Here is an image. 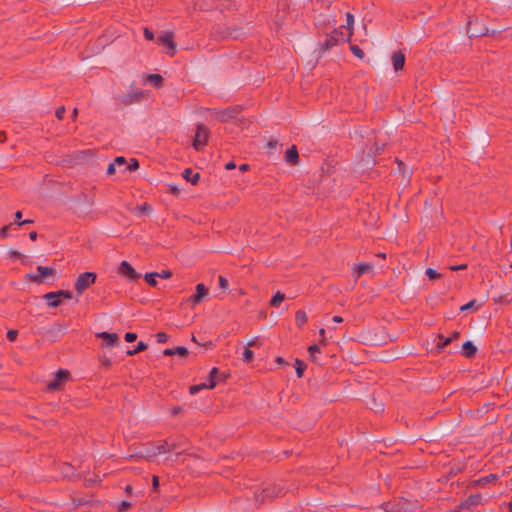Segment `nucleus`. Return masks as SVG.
<instances>
[{
	"instance_id": "nucleus-1",
	"label": "nucleus",
	"mask_w": 512,
	"mask_h": 512,
	"mask_svg": "<svg viewBox=\"0 0 512 512\" xmlns=\"http://www.w3.org/2000/svg\"><path fill=\"white\" fill-rule=\"evenodd\" d=\"M354 33V16L346 13V25L332 31L327 40V46L336 45L338 42H350Z\"/></svg>"
},
{
	"instance_id": "nucleus-2",
	"label": "nucleus",
	"mask_w": 512,
	"mask_h": 512,
	"mask_svg": "<svg viewBox=\"0 0 512 512\" xmlns=\"http://www.w3.org/2000/svg\"><path fill=\"white\" fill-rule=\"evenodd\" d=\"M70 379V372L65 369L58 370L54 378L49 381L46 385L47 390L49 391H60L64 388V385L69 381Z\"/></svg>"
},
{
	"instance_id": "nucleus-3",
	"label": "nucleus",
	"mask_w": 512,
	"mask_h": 512,
	"mask_svg": "<svg viewBox=\"0 0 512 512\" xmlns=\"http://www.w3.org/2000/svg\"><path fill=\"white\" fill-rule=\"evenodd\" d=\"M97 275L94 272L81 273L75 281V289L79 295L96 282Z\"/></svg>"
},
{
	"instance_id": "nucleus-4",
	"label": "nucleus",
	"mask_w": 512,
	"mask_h": 512,
	"mask_svg": "<svg viewBox=\"0 0 512 512\" xmlns=\"http://www.w3.org/2000/svg\"><path fill=\"white\" fill-rule=\"evenodd\" d=\"M49 307H58L62 303V299L69 300L72 298V293L68 290H59L55 292H48L44 296Z\"/></svg>"
},
{
	"instance_id": "nucleus-5",
	"label": "nucleus",
	"mask_w": 512,
	"mask_h": 512,
	"mask_svg": "<svg viewBox=\"0 0 512 512\" xmlns=\"http://www.w3.org/2000/svg\"><path fill=\"white\" fill-rule=\"evenodd\" d=\"M208 138H209L208 128L203 124H199L197 126L195 137L193 140V147L196 150H201L207 144Z\"/></svg>"
},
{
	"instance_id": "nucleus-6",
	"label": "nucleus",
	"mask_w": 512,
	"mask_h": 512,
	"mask_svg": "<svg viewBox=\"0 0 512 512\" xmlns=\"http://www.w3.org/2000/svg\"><path fill=\"white\" fill-rule=\"evenodd\" d=\"M174 32L165 31L161 35L158 36L157 41L166 47L167 53L170 56H174L176 53V43L174 41Z\"/></svg>"
},
{
	"instance_id": "nucleus-7",
	"label": "nucleus",
	"mask_w": 512,
	"mask_h": 512,
	"mask_svg": "<svg viewBox=\"0 0 512 512\" xmlns=\"http://www.w3.org/2000/svg\"><path fill=\"white\" fill-rule=\"evenodd\" d=\"M218 373H219V370L216 367L212 368L210 373H209V383H202V384H199V385L191 386L190 389H189L190 394L194 395V394L198 393L202 389H213V388H215V386L217 384V380H218Z\"/></svg>"
},
{
	"instance_id": "nucleus-8",
	"label": "nucleus",
	"mask_w": 512,
	"mask_h": 512,
	"mask_svg": "<svg viewBox=\"0 0 512 512\" xmlns=\"http://www.w3.org/2000/svg\"><path fill=\"white\" fill-rule=\"evenodd\" d=\"M38 274H28L27 278L35 283H42L46 277L53 276L55 274V269L50 267L38 266L37 267Z\"/></svg>"
},
{
	"instance_id": "nucleus-9",
	"label": "nucleus",
	"mask_w": 512,
	"mask_h": 512,
	"mask_svg": "<svg viewBox=\"0 0 512 512\" xmlns=\"http://www.w3.org/2000/svg\"><path fill=\"white\" fill-rule=\"evenodd\" d=\"M118 273L129 280H135L139 277L136 270L125 260L120 263Z\"/></svg>"
},
{
	"instance_id": "nucleus-10",
	"label": "nucleus",
	"mask_w": 512,
	"mask_h": 512,
	"mask_svg": "<svg viewBox=\"0 0 512 512\" xmlns=\"http://www.w3.org/2000/svg\"><path fill=\"white\" fill-rule=\"evenodd\" d=\"M208 295V289L202 283L196 285V292L192 296L189 297L188 302L192 304V306L198 305L203 298Z\"/></svg>"
},
{
	"instance_id": "nucleus-11",
	"label": "nucleus",
	"mask_w": 512,
	"mask_h": 512,
	"mask_svg": "<svg viewBox=\"0 0 512 512\" xmlns=\"http://www.w3.org/2000/svg\"><path fill=\"white\" fill-rule=\"evenodd\" d=\"M174 448H175L174 445H170L167 441H163V442H160L159 444H157L153 451H151V452L148 451L146 453V457L148 459H151V458L155 457L156 455L167 453V452L173 450Z\"/></svg>"
},
{
	"instance_id": "nucleus-12",
	"label": "nucleus",
	"mask_w": 512,
	"mask_h": 512,
	"mask_svg": "<svg viewBox=\"0 0 512 512\" xmlns=\"http://www.w3.org/2000/svg\"><path fill=\"white\" fill-rule=\"evenodd\" d=\"M373 269V266L371 264H368V263H359V264H356L354 267H353V276L356 278V279H359L362 275L366 274V273H369L370 271H372Z\"/></svg>"
},
{
	"instance_id": "nucleus-13",
	"label": "nucleus",
	"mask_w": 512,
	"mask_h": 512,
	"mask_svg": "<svg viewBox=\"0 0 512 512\" xmlns=\"http://www.w3.org/2000/svg\"><path fill=\"white\" fill-rule=\"evenodd\" d=\"M392 63H393V68H394V70L396 72L402 70L404 68V65H405V55H404V53L401 52V51L393 53V55H392Z\"/></svg>"
},
{
	"instance_id": "nucleus-14",
	"label": "nucleus",
	"mask_w": 512,
	"mask_h": 512,
	"mask_svg": "<svg viewBox=\"0 0 512 512\" xmlns=\"http://www.w3.org/2000/svg\"><path fill=\"white\" fill-rule=\"evenodd\" d=\"M97 337L104 339L107 346H114L118 341V335L115 333L100 332Z\"/></svg>"
},
{
	"instance_id": "nucleus-15",
	"label": "nucleus",
	"mask_w": 512,
	"mask_h": 512,
	"mask_svg": "<svg viewBox=\"0 0 512 512\" xmlns=\"http://www.w3.org/2000/svg\"><path fill=\"white\" fill-rule=\"evenodd\" d=\"M298 151H297V148L296 146H292L290 149L287 150L286 152V155H285V160L286 162L290 163V164H297L298 163Z\"/></svg>"
},
{
	"instance_id": "nucleus-16",
	"label": "nucleus",
	"mask_w": 512,
	"mask_h": 512,
	"mask_svg": "<svg viewBox=\"0 0 512 512\" xmlns=\"http://www.w3.org/2000/svg\"><path fill=\"white\" fill-rule=\"evenodd\" d=\"M308 321L307 314L304 310H298L295 313V322L298 328H303Z\"/></svg>"
},
{
	"instance_id": "nucleus-17",
	"label": "nucleus",
	"mask_w": 512,
	"mask_h": 512,
	"mask_svg": "<svg viewBox=\"0 0 512 512\" xmlns=\"http://www.w3.org/2000/svg\"><path fill=\"white\" fill-rule=\"evenodd\" d=\"M183 176L187 181L191 182L193 185L197 184L200 178L199 174L193 173L191 169H186L183 173Z\"/></svg>"
},
{
	"instance_id": "nucleus-18",
	"label": "nucleus",
	"mask_w": 512,
	"mask_h": 512,
	"mask_svg": "<svg viewBox=\"0 0 512 512\" xmlns=\"http://www.w3.org/2000/svg\"><path fill=\"white\" fill-rule=\"evenodd\" d=\"M476 352V347L470 342L467 341L463 344V355L467 358L473 356Z\"/></svg>"
},
{
	"instance_id": "nucleus-19",
	"label": "nucleus",
	"mask_w": 512,
	"mask_h": 512,
	"mask_svg": "<svg viewBox=\"0 0 512 512\" xmlns=\"http://www.w3.org/2000/svg\"><path fill=\"white\" fill-rule=\"evenodd\" d=\"M285 300V294L278 291L276 292L270 300V305L273 307H279L280 304Z\"/></svg>"
},
{
	"instance_id": "nucleus-20",
	"label": "nucleus",
	"mask_w": 512,
	"mask_h": 512,
	"mask_svg": "<svg viewBox=\"0 0 512 512\" xmlns=\"http://www.w3.org/2000/svg\"><path fill=\"white\" fill-rule=\"evenodd\" d=\"M147 80L156 87H160L163 82V78L159 74H149Z\"/></svg>"
},
{
	"instance_id": "nucleus-21",
	"label": "nucleus",
	"mask_w": 512,
	"mask_h": 512,
	"mask_svg": "<svg viewBox=\"0 0 512 512\" xmlns=\"http://www.w3.org/2000/svg\"><path fill=\"white\" fill-rule=\"evenodd\" d=\"M496 479H497L496 474H490L488 476H485V477H482V478L476 480L475 484L479 485V486H485L487 483L495 481Z\"/></svg>"
},
{
	"instance_id": "nucleus-22",
	"label": "nucleus",
	"mask_w": 512,
	"mask_h": 512,
	"mask_svg": "<svg viewBox=\"0 0 512 512\" xmlns=\"http://www.w3.org/2000/svg\"><path fill=\"white\" fill-rule=\"evenodd\" d=\"M147 349V344H145L144 342L140 341L137 346L135 347V349L133 350H128L127 351V355L128 356H132V355H135V354H138L144 350Z\"/></svg>"
},
{
	"instance_id": "nucleus-23",
	"label": "nucleus",
	"mask_w": 512,
	"mask_h": 512,
	"mask_svg": "<svg viewBox=\"0 0 512 512\" xmlns=\"http://www.w3.org/2000/svg\"><path fill=\"white\" fill-rule=\"evenodd\" d=\"M156 278H157L156 272L147 273V274H145V277H144L147 284H149L152 287H155L157 285Z\"/></svg>"
},
{
	"instance_id": "nucleus-24",
	"label": "nucleus",
	"mask_w": 512,
	"mask_h": 512,
	"mask_svg": "<svg viewBox=\"0 0 512 512\" xmlns=\"http://www.w3.org/2000/svg\"><path fill=\"white\" fill-rule=\"evenodd\" d=\"M254 359V353L249 348H246L243 352V361L246 363L252 362Z\"/></svg>"
},
{
	"instance_id": "nucleus-25",
	"label": "nucleus",
	"mask_w": 512,
	"mask_h": 512,
	"mask_svg": "<svg viewBox=\"0 0 512 512\" xmlns=\"http://www.w3.org/2000/svg\"><path fill=\"white\" fill-rule=\"evenodd\" d=\"M305 367V364L301 360H296V373L299 378L303 376Z\"/></svg>"
},
{
	"instance_id": "nucleus-26",
	"label": "nucleus",
	"mask_w": 512,
	"mask_h": 512,
	"mask_svg": "<svg viewBox=\"0 0 512 512\" xmlns=\"http://www.w3.org/2000/svg\"><path fill=\"white\" fill-rule=\"evenodd\" d=\"M231 117H233L231 110H227V111H223V112L217 113V118L220 121H227Z\"/></svg>"
},
{
	"instance_id": "nucleus-27",
	"label": "nucleus",
	"mask_w": 512,
	"mask_h": 512,
	"mask_svg": "<svg viewBox=\"0 0 512 512\" xmlns=\"http://www.w3.org/2000/svg\"><path fill=\"white\" fill-rule=\"evenodd\" d=\"M426 275L430 280L438 279L441 277V275L434 269L428 268L426 270Z\"/></svg>"
},
{
	"instance_id": "nucleus-28",
	"label": "nucleus",
	"mask_w": 512,
	"mask_h": 512,
	"mask_svg": "<svg viewBox=\"0 0 512 512\" xmlns=\"http://www.w3.org/2000/svg\"><path fill=\"white\" fill-rule=\"evenodd\" d=\"M350 49H351L352 53H353L356 57H358V58H360V59H362V58L364 57V52H363V51H362V49H360L357 45H352V46L350 47Z\"/></svg>"
},
{
	"instance_id": "nucleus-29",
	"label": "nucleus",
	"mask_w": 512,
	"mask_h": 512,
	"mask_svg": "<svg viewBox=\"0 0 512 512\" xmlns=\"http://www.w3.org/2000/svg\"><path fill=\"white\" fill-rule=\"evenodd\" d=\"M439 339H440L441 342H438L437 346L440 349L444 348L445 346H447L452 341L451 337L444 338L442 335H439Z\"/></svg>"
},
{
	"instance_id": "nucleus-30",
	"label": "nucleus",
	"mask_w": 512,
	"mask_h": 512,
	"mask_svg": "<svg viewBox=\"0 0 512 512\" xmlns=\"http://www.w3.org/2000/svg\"><path fill=\"white\" fill-rule=\"evenodd\" d=\"M218 284H219V287L223 290H227L229 287V282L224 276L218 277Z\"/></svg>"
},
{
	"instance_id": "nucleus-31",
	"label": "nucleus",
	"mask_w": 512,
	"mask_h": 512,
	"mask_svg": "<svg viewBox=\"0 0 512 512\" xmlns=\"http://www.w3.org/2000/svg\"><path fill=\"white\" fill-rule=\"evenodd\" d=\"M130 508H131V503H130V502H128V501H122V502H120V503L118 504V507H117V509H118V511H119V512H124V511H126V510H128V509H130Z\"/></svg>"
},
{
	"instance_id": "nucleus-32",
	"label": "nucleus",
	"mask_w": 512,
	"mask_h": 512,
	"mask_svg": "<svg viewBox=\"0 0 512 512\" xmlns=\"http://www.w3.org/2000/svg\"><path fill=\"white\" fill-rule=\"evenodd\" d=\"M308 352L310 354V358L312 360H314L316 353H319L320 349H319V347L317 345L314 344V345L309 346Z\"/></svg>"
},
{
	"instance_id": "nucleus-33",
	"label": "nucleus",
	"mask_w": 512,
	"mask_h": 512,
	"mask_svg": "<svg viewBox=\"0 0 512 512\" xmlns=\"http://www.w3.org/2000/svg\"><path fill=\"white\" fill-rule=\"evenodd\" d=\"M176 354L180 357H186L188 355V350L183 346H178L175 348V355Z\"/></svg>"
},
{
	"instance_id": "nucleus-34",
	"label": "nucleus",
	"mask_w": 512,
	"mask_h": 512,
	"mask_svg": "<svg viewBox=\"0 0 512 512\" xmlns=\"http://www.w3.org/2000/svg\"><path fill=\"white\" fill-rule=\"evenodd\" d=\"M156 339L158 343H165L168 341V335L165 332H159L156 334Z\"/></svg>"
},
{
	"instance_id": "nucleus-35",
	"label": "nucleus",
	"mask_w": 512,
	"mask_h": 512,
	"mask_svg": "<svg viewBox=\"0 0 512 512\" xmlns=\"http://www.w3.org/2000/svg\"><path fill=\"white\" fill-rule=\"evenodd\" d=\"M156 276L162 279H168L172 276V272L170 270H162L159 273H156Z\"/></svg>"
},
{
	"instance_id": "nucleus-36",
	"label": "nucleus",
	"mask_w": 512,
	"mask_h": 512,
	"mask_svg": "<svg viewBox=\"0 0 512 512\" xmlns=\"http://www.w3.org/2000/svg\"><path fill=\"white\" fill-rule=\"evenodd\" d=\"M64 114H65L64 106H60L56 109L55 115H56L57 119L62 120L64 117Z\"/></svg>"
},
{
	"instance_id": "nucleus-37",
	"label": "nucleus",
	"mask_w": 512,
	"mask_h": 512,
	"mask_svg": "<svg viewBox=\"0 0 512 512\" xmlns=\"http://www.w3.org/2000/svg\"><path fill=\"white\" fill-rule=\"evenodd\" d=\"M139 163L136 159H131V163L126 167L127 170L133 171L138 169Z\"/></svg>"
},
{
	"instance_id": "nucleus-38",
	"label": "nucleus",
	"mask_w": 512,
	"mask_h": 512,
	"mask_svg": "<svg viewBox=\"0 0 512 512\" xmlns=\"http://www.w3.org/2000/svg\"><path fill=\"white\" fill-rule=\"evenodd\" d=\"M143 34H144V37L147 39V40H153L154 39V33L149 30L148 28H144L143 30Z\"/></svg>"
},
{
	"instance_id": "nucleus-39",
	"label": "nucleus",
	"mask_w": 512,
	"mask_h": 512,
	"mask_svg": "<svg viewBox=\"0 0 512 512\" xmlns=\"http://www.w3.org/2000/svg\"><path fill=\"white\" fill-rule=\"evenodd\" d=\"M137 339V334L133 333V332H127L125 334V340L127 342H133Z\"/></svg>"
},
{
	"instance_id": "nucleus-40",
	"label": "nucleus",
	"mask_w": 512,
	"mask_h": 512,
	"mask_svg": "<svg viewBox=\"0 0 512 512\" xmlns=\"http://www.w3.org/2000/svg\"><path fill=\"white\" fill-rule=\"evenodd\" d=\"M116 166H125L126 165V159L122 156L117 157L114 162Z\"/></svg>"
},
{
	"instance_id": "nucleus-41",
	"label": "nucleus",
	"mask_w": 512,
	"mask_h": 512,
	"mask_svg": "<svg viewBox=\"0 0 512 512\" xmlns=\"http://www.w3.org/2000/svg\"><path fill=\"white\" fill-rule=\"evenodd\" d=\"M7 338L10 340V341H15L16 338H17V331L16 330H9L7 332Z\"/></svg>"
},
{
	"instance_id": "nucleus-42",
	"label": "nucleus",
	"mask_w": 512,
	"mask_h": 512,
	"mask_svg": "<svg viewBox=\"0 0 512 512\" xmlns=\"http://www.w3.org/2000/svg\"><path fill=\"white\" fill-rule=\"evenodd\" d=\"M138 209L142 213H149L151 211V207L147 203H144V204L138 206Z\"/></svg>"
},
{
	"instance_id": "nucleus-43",
	"label": "nucleus",
	"mask_w": 512,
	"mask_h": 512,
	"mask_svg": "<svg viewBox=\"0 0 512 512\" xmlns=\"http://www.w3.org/2000/svg\"><path fill=\"white\" fill-rule=\"evenodd\" d=\"M466 268H467V264L452 265L449 267V269L452 271L464 270Z\"/></svg>"
},
{
	"instance_id": "nucleus-44",
	"label": "nucleus",
	"mask_w": 512,
	"mask_h": 512,
	"mask_svg": "<svg viewBox=\"0 0 512 512\" xmlns=\"http://www.w3.org/2000/svg\"><path fill=\"white\" fill-rule=\"evenodd\" d=\"M10 227H11V224L5 225L4 227H2L1 230H0V236H2L4 238L7 237L8 236V230H9Z\"/></svg>"
},
{
	"instance_id": "nucleus-45",
	"label": "nucleus",
	"mask_w": 512,
	"mask_h": 512,
	"mask_svg": "<svg viewBox=\"0 0 512 512\" xmlns=\"http://www.w3.org/2000/svg\"><path fill=\"white\" fill-rule=\"evenodd\" d=\"M480 499H481V497L479 495L470 496L469 499H468V502L470 504H478Z\"/></svg>"
},
{
	"instance_id": "nucleus-46",
	"label": "nucleus",
	"mask_w": 512,
	"mask_h": 512,
	"mask_svg": "<svg viewBox=\"0 0 512 512\" xmlns=\"http://www.w3.org/2000/svg\"><path fill=\"white\" fill-rule=\"evenodd\" d=\"M116 172V165L114 163H111L107 168V174L113 175Z\"/></svg>"
},
{
	"instance_id": "nucleus-47",
	"label": "nucleus",
	"mask_w": 512,
	"mask_h": 512,
	"mask_svg": "<svg viewBox=\"0 0 512 512\" xmlns=\"http://www.w3.org/2000/svg\"><path fill=\"white\" fill-rule=\"evenodd\" d=\"M10 256L11 257H14V258H25L24 255H22L19 251H16V250H12L10 251Z\"/></svg>"
},
{
	"instance_id": "nucleus-48",
	"label": "nucleus",
	"mask_w": 512,
	"mask_h": 512,
	"mask_svg": "<svg viewBox=\"0 0 512 512\" xmlns=\"http://www.w3.org/2000/svg\"><path fill=\"white\" fill-rule=\"evenodd\" d=\"M169 192L172 193L173 195H178L180 193V190L177 186L170 185Z\"/></svg>"
},
{
	"instance_id": "nucleus-49",
	"label": "nucleus",
	"mask_w": 512,
	"mask_h": 512,
	"mask_svg": "<svg viewBox=\"0 0 512 512\" xmlns=\"http://www.w3.org/2000/svg\"><path fill=\"white\" fill-rule=\"evenodd\" d=\"M474 303H475V300H472V301H470L469 303H467V304H465V305L461 306V308H460V309H461V311H465V310L470 309L471 307H473Z\"/></svg>"
},
{
	"instance_id": "nucleus-50",
	"label": "nucleus",
	"mask_w": 512,
	"mask_h": 512,
	"mask_svg": "<svg viewBox=\"0 0 512 512\" xmlns=\"http://www.w3.org/2000/svg\"><path fill=\"white\" fill-rule=\"evenodd\" d=\"M163 353L165 356H173V355H175V349L167 348L164 350Z\"/></svg>"
},
{
	"instance_id": "nucleus-51",
	"label": "nucleus",
	"mask_w": 512,
	"mask_h": 512,
	"mask_svg": "<svg viewBox=\"0 0 512 512\" xmlns=\"http://www.w3.org/2000/svg\"><path fill=\"white\" fill-rule=\"evenodd\" d=\"M247 345H248V347L260 345L259 339L258 338H254L251 341H249Z\"/></svg>"
},
{
	"instance_id": "nucleus-52",
	"label": "nucleus",
	"mask_w": 512,
	"mask_h": 512,
	"mask_svg": "<svg viewBox=\"0 0 512 512\" xmlns=\"http://www.w3.org/2000/svg\"><path fill=\"white\" fill-rule=\"evenodd\" d=\"M152 486L154 489H157L159 486V478L157 476H153L152 478Z\"/></svg>"
},
{
	"instance_id": "nucleus-53",
	"label": "nucleus",
	"mask_w": 512,
	"mask_h": 512,
	"mask_svg": "<svg viewBox=\"0 0 512 512\" xmlns=\"http://www.w3.org/2000/svg\"><path fill=\"white\" fill-rule=\"evenodd\" d=\"M319 334H320V336H321V338H322V339H321V342H322L323 344H326V343H325V329H324V328H321V329H320V331H319Z\"/></svg>"
},
{
	"instance_id": "nucleus-54",
	"label": "nucleus",
	"mask_w": 512,
	"mask_h": 512,
	"mask_svg": "<svg viewBox=\"0 0 512 512\" xmlns=\"http://www.w3.org/2000/svg\"><path fill=\"white\" fill-rule=\"evenodd\" d=\"M235 167H236V165H235V163H234V162H232V161H231V162H228V163L225 165V168H226L227 170H232V169H234Z\"/></svg>"
},
{
	"instance_id": "nucleus-55",
	"label": "nucleus",
	"mask_w": 512,
	"mask_h": 512,
	"mask_svg": "<svg viewBox=\"0 0 512 512\" xmlns=\"http://www.w3.org/2000/svg\"><path fill=\"white\" fill-rule=\"evenodd\" d=\"M239 170H240L241 172H246L247 170H249V165H248V164H246V163H245V164H241V165L239 166Z\"/></svg>"
},
{
	"instance_id": "nucleus-56",
	"label": "nucleus",
	"mask_w": 512,
	"mask_h": 512,
	"mask_svg": "<svg viewBox=\"0 0 512 512\" xmlns=\"http://www.w3.org/2000/svg\"><path fill=\"white\" fill-rule=\"evenodd\" d=\"M29 238H30L32 241H35V240H36V238H37V232H35V231L30 232V234H29Z\"/></svg>"
},
{
	"instance_id": "nucleus-57",
	"label": "nucleus",
	"mask_w": 512,
	"mask_h": 512,
	"mask_svg": "<svg viewBox=\"0 0 512 512\" xmlns=\"http://www.w3.org/2000/svg\"><path fill=\"white\" fill-rule=\"evenodd\" d=\"M332 320H333V322H335V323H341V322H343V318H342V317H340V316H334V317L332 318Z\"/></svg>"
},
{
	"instance_id": "nucleus-58",
	"label": "nucleus",
	"mask_w": 512,
	"mask_h": 512,
	"mask_svg": "<svg viewBox=\"0 0 512 512\" xmlns=\"http://www.w3.org/2000/svg\"><path fill=\"white\" fill-rule=\"evenodd\" d=\"M276 145H277V141H276V140H275V141H270V142L268 143V147H269V148H275V147H276Z\"/></svg>"
},
{
	"instance_id": "nucleus-59",
	"label": "nucleus",
	"mask_w": 512,
	"mask_h": 512,
	"mask_svg": "<svg viewBox=\"0 0 512 512\" xmlns=\"http://www.w3.org/2000/svg\"><path fill=\"white\" fill-rule=\"evenodd\" d=\"M125 492H126L127 494H132V486H131V485H127V486L125 487Z\"/></svg>"
},
{
	"instance_id": "nucleus-60",
	"label": "nucleus",
	"mask_w": 512,
	"mask_h": 512,
	"mask_svg": "<svg viewBox=\"0 0 512 512\" xmlns=\"http://www.w3.org/2000/svg\"><path fill=\"white\" fill-rule=\"evenodd\" d=\"M30 223H32V221H31V220H24V221H19V222H18V225H19V226H22V225L30 224Z\"/></svg>"
},
{
	"instance_id": "nucleus-61",
	"label": "nucleus",
	"mask_w": 512,
	"mask_h": 512,
	"mask_svg": "<svg viewBox=\"0 0 512 512\" xmlns=\"http://www.w3.org/2000/svg\"><path fill=\"white\" fill-rule=\"evenodd\" d=\"M21 217H22V212H21V211H17V212L15 213V218H16V220H17V221H19V220L21 219Z\"/></svg>"
},
{
	"instance_id": "nucleus-62",
	"label": "nucleus",
	"mask_w": 512,
	"mask_h": 512,
	"mask_svg": "<svg viewBox=\"0 0 512 512\" xmlns=\"http://www.w3.org/2000/svg\"><path fill=\"white\" fill-rule=\"evenodd\" d=\"M6 139L5 133L0 131V142H4Z\"/></svg>"
},
{
	"instance_id": "nucleus-63",
	"label": "nucleus",
	"mask_w": 512,
	"mask_h": 512,
	"mask_svg": "<svg viewBox=\"0 0 512 512\" xmlns=\"http://www.w3.org/2000/svg\"><path fill=\"white\" fill-rule=\"evenodd\" d=\"M78 115V109L77 108H74L73 112H72V118L75 119Z\"/></svg>"
},
{
	"instance_id": "nucleus-64",
	"label": "nucleus",
	"mask_w": 512,
	"mask_h": 512,
	"mask_svg": "<svg viewBox=\"0 0 512 512\" xmlns=\"http://www.w3.org/2000/svg\"><path fill=\"white\" fill-rule=\"evenodd\" d=\"M378 256H379L380 258H383V259H385V258H386V254H385V253H379V254H378Z\"/></svg>"
}]
</instances>
